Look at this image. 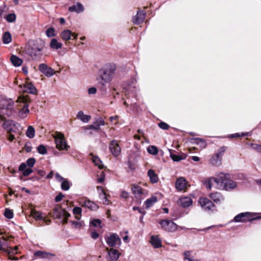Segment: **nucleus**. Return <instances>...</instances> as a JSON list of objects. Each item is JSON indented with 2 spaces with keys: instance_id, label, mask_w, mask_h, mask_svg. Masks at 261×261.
I'll return each mask as SVG.
<instances>
[{
  "instance_id": "nucleus-11",
  "label": "nucleus",
  "mask_w": 261,
  "mask_h": 261,
  "mask_svg": "<svg viewBox=\"0 0 261 261\" xmlns=\"http://www.w3.org/2000/svg\"><path fill=\"white\" fill-rule=\"evenodd\" d=\"M199 203L202 208L206 212L213 211L215 205L209 199L205 197H201L198 200Z\"/></svg>"
},
{
  "instance_id": "nucleus-61",
  "label": "nucleus",
  "mask_w": 261,
  "mask_h": 261,
  "mask_svg": "<svg viewBox=\"0 0 261 261\" xmlns=\"http://www.w3.org/2000/svg\"><path fill=\"white\" fill-rule=\"evenodd\" d=\"M91 223L94 226L97 227V226H100L101 224V221L99 219H93L91 221Z\"/></svg>"
},
{
  "instance_id": "nucleus-55",
  "label": "nucleus",
  "mask_w": 261,
  "mask_h": 261,
  "mask_svg": "<svg viewBox=\"0 0 261 261\" xmlns=\"http://www.w3.org/2000/svg\"><path fill=\"white\" fill-rule=\"evenodd\" d=\"M99 196L100 199L102 201L103 204L105 205L109 204V200L107 199L106 193L102 194L100 195Z\"/></svg>"
},
{
  "instance_id": "nucleus-48",
  "label": "nucleus",
  "mask_w": 261,
  "mask_h": 261,
  "mask_svg": "<svg viewBox=\"0 0 261 261\" xmlns=\"http://www.w3.org/2000/svg\"><path fill=\"white\" fill-rule=\"evenodd\" d=\"M147 151L149 153L152 155H156L158 153V149L154 146H149L147 148Z\"/></svg>"
},
{
  "instance_id": "nucleus-44",
  "label": "nucleus",
  "mask_w": 261,
  "mask_h": 261,
  "mask_svg": "<svg viewBox=\"0 0 261 261\" xmlns=\"http://www.w3.org/2000/svg\"><path fill=\"white\" fill-rule=\"evenodd\" d=\"M35 129L32 126H29L26 132V136L29 138H33L35 136Z\"/></svg>"
},
{
  "instance_id": "nucleus-10",
  "label": "nucleus",
  "mask_w": 261,
  "mask_h": 261,
  "mask_svg": "<svg viewBox=\"0 0 261 261\" xmlns=\"http://www.w3.org/2000/svg\"><path fill=\"white\" fill-rule=\"evenodd\" d=\"M137 83V79L136 77H132L129 81H126L123 84V88L126 90V92H132L135 93L138 89L134 86Z\"/></svg>"
},
{
  "instance_id": "nucleus-59",
  "label": "nucleus",
  "mask_w": 261,
  "mask_h": 261,
  "mask_svg": "<svg viewBox=\"0 0 261 261\" xmlns=\"http://www.w3.org/2000/svg\"><path fill=\"white\" fill-rule=\"evenodd\" d=\"M127 166H128V168L130 170H134L135 169H136V165L135 164L133 163L131 161H127Z\"/></svg>"
},
{
  "instance_id": "nucleus-5",
  "label": "nucleus",
  "mask_w": 261,
  "mask_h": 261,
  "mask_svg": "<svg viewBox=\"0 0 261 261\" xmlns=\"http://www.w3.org/2000/svg\"><path fill=\"white\" fill-rule=\"evenodd\" d=\"M14 102L11 99H0V114L10 116L12 114Z\"/></svg>"
},
{
  "instance_id": "nucleus-45",
  "label": "nucleus",
  "mask_w": 261,
  "mask_h": 261,
  "mask_svg": "<svg viewBox=\"0 0 261 261\" xmlns=\"http://www.w3.org/2000/svg\"><path fill=\"white\" fill-rule=\"evenodd\" d=\"M93 162L95 165L99 167L100 169L103 168V164L100 159L97 156H93L92 157Z\"/></svg>"
},
{
  "instance_id": "nucleus-31",
  "label": "nucleus",
  "mask_w": 261,
  "mask_h": 261,
  "mask_svg": "<svg viewBox=\"0 0 261 261\" xmlns=\"http://www.w3.org/2000/svg\"><path fill=\"white\" fill-rule=\"evenodd\" d=\"M170 158L174 162H178L186 158L187 155L185 153L181 154L170 152Z\"/></svg>"
},
{
  "instance_id": "nucleus-8",
  "label": "nucleus",
  "mask_w": 261,
  "mask_h": 261,
  "mask_svg": "<svg viewBox=\"0 0 261 261\" xmlns=\"http://www.w3.org/2000/svg\"><path fill=\"white\" fill-rule=\"evenodd\" d=\"M162 229L168 232H175L178 226L171 220H163L159 222Z\"/></svg>"
},
{
  "instance_id": "nucleus-24",
  "label": "nucleus",
  "mask_w": 261,
  "mask_h": 261,
  "mask_svg": "<svg viewBox=\"0 0 261 261\" xmlns=\"http://www.w3.org/2000/svg\"><path fill=\"white\" fill-rule=\"evenodd\" d=\"M210 197L216 203H220L224 200V197L219 192L212 193Z\"/></svg>"
},
{
  "instance_id": "nucleus-14",
  "label": "nucleus",
  "mask_w": 261,
  "mask_h": 261,
  "mask_svg": "<svg viewBox=\"0 0 261 261\" xmlns=\"http://www.w3.org/2000/svg\"><path fill=\"white\" fill-rule=\"evenodd\" d=\"M226 149V147H222L219 152L213 156L211 160L212 164L214 165H219L221 164L222 156Z\"/></svg>"
},
{
  "instance_id": "nucleus-23",
  "label": "nucleus",
  "mask_w": 261,
  "mask_h": 261,
  "mask_svg": "<svg viewBox=\"0 0 261 261\" xmlns=\"http://www.w3.org/2000/svg\"><path fill=\"white\" fill-rule=\"evenodd\" d=\"M23 91L32 94H35L37 92V89L33 84L31 83H27L23 86Z\"/></svg>"
},
{
  "instance_id": "nucleus-37",
  "label": "nucleus",
  "mask_w": 261,
  "mask_h": 261,
  "mask_svg": "<svg viewBox=\"0 0 261 261\" xmlns=\"http://www.w3.org/2000/svg\"><path fill=\"white\" fill-rule=\"evenodd\" d=\"M11 61L12 64L16 67L20 66L22 63V60L15 55L11 56Z\"/></svg>"
},
{
  "instance_id": "nucleus-33",
  "label": "nucleus",
  "mask_w": 261,
  "mask_h": 261,
  "mask_svg": "<svg viewBox=\"0 0 261 261\" xmlns=\"http://www.w3.org/2000/svg\"><path fill=\"white\" fill-rule=\"evenodd\" d=\"M108 84L109 83H106L101 80L99 81L98 83V88L102 93L105 94L107 93L108 89L110 88Z\"/></svg>"
},
{
  "instance_id": "nucleus-58",
  "label": "nucleus",
  "mask_w": 261,
  "mask_h": 261,
  "mask_svg": "<svg viewBox=\"0 0 261 261\" xmlns=\"http://www.w3.org/2000/svg\"><path fill=\"white\" fill-rule=\"evenodd\" d=\"M250 146L253 149L257 151L258 152H261V145L251 143L250 144Z\"/></svg>"
},
{
  "instance_id": "nucleus-6",
  "label": "nucleus",
  "mask_w": 261,
  "mask_h": 261,
  "mask_svg": "<svg viewBox=\"0 0 261 261\" xmlns=\"http://www.w3.org/2000/svg\"><path fill=\"white\" fill-rule=\"evenodd\" d=\"M17 247H15L14 248L10 247L8 245V242L6 240H0V250L6 252L7 253L8 258L10 260H17L18 258L13 256V254L16 253Z\"/></svg>"
},
{
  "instance_id": "nucleus-28",
  "label": "nucleus",
  "mask_w": 261,
  "mask_h": 261,
  "mask_svg": "<svg viewBox=\"0 0 261 261\" xmlns=\"http://www.w3.org/2000/svg\"><path fill=\"white\" fill-rule=\"evenodd\" d=\"M150 242L151 245L155 248L162 247L161 240L158 236H151Z\"/></svg>"
},
{
  "instance_id": "nucleus-49",
  "label": "nucleus",
  "mask_w": 261,
  "mask_h": 261,
  "mask_svg": "<svg viewBox=\"0 0 261 261\" xmlns=\"http://www.w3.org/2000/svg\"><path fill=\"white\" fill-rule=\"evenodd\" d=\"M249 133H242L241 134L240 133H235L233 134H231L228 136V138H237V137H245L248 136Z\"/></svg>"
},
{
  "instance_id": "nucleus-4",
  "label": "nucleus",
  "mask_w": 261,
  "mask_h": 261,
  "mask_svg": "<svg viewBox=\"0 0 261 261\" xmlns=\"http://www.w3.org/2000/svg\"><path fill=\"white\" fill-rule=\"evenodd\" d=\"M261 219V213H241L236 216L233 221L236 222H242L247 221H251L253 220Z\"/></svg>"
},
{
  "instance_id": "nucleus-9",
  "label": "nucleus",
  "mask_w": 261,
  "mask_h": 261,
  "mask_svg": "<svg viewBox=\"0 0 261 261\" xmlns=\"http://www.w3.org/2000/svg\"><path fill=\"white\" fill-rule=\"evenodd\" d=\"M57 148L59 150H67L70 146L65 140L63 134L60 133L55 138Z\"/></svg>"
},
{
  "instance_id": "nucleus-40",
  "label": "nucleus",
  "mask_w": 261,
  "mask_h": 261,
  "mask_svg": "<svg viewBox=\"0 0 261 261\" xmlns=\"http://www.w3.org/2000/svg\"><path fill=\"white\" fill-rule=\"evenodd\" d=\"M71 186V182L66 178H65L62 182L61 187L64 191L68 190Z\"/></svg>"
},
{
  "instance_id": "nucleus-60",
  "label": "nucleus",
  "mask_w": 261,
  "mask_h": 261,
  "mask_svg": "<svg viewBox=\"0 0 261 261\" xmlns=\"http://www.w3.org/2000/svg\"><path fill=\"white\" fill-rule=\"evenodd\" d=\"M24 150L27 152H30L32 151V146L30 142H27L25 143L24 147Z\"/></svg>"
},
{
  "instance_id": "nucleus-53",
  "label": "nucleus",
  "mask_w": 261,
  "mask_h": 261,
  "mask_svg": "<svg viewBox=\"0 0 261 261\" xmlns=\"http://www.w3.org/2000/svg\"><path fill=\"white\" fill-rule=\"evenodd\" d=\"M6 19L8 22H12L15 20L16 15L14 13L9 14L6 16Z\"/></svg>"
},
{
  "instance_id": "nucleus-51",
  "label": "nucleus",
  "mask_w": 261,
  "mask_h": 261,
  "mask_svg": "<svg viewBox=\"0 0 261 261\" xmlns=\"http://www.w3.org/2000/svg\"><path fill=\"white\" fill-rule=\"evenodd\" d=\"M46 35L48 37H51L56 36L55 29L53 28L47 29L45 32Z\"/></svg>"
},
{
  "instance_id": "nucleus-56",
  "label": "nucleus",
  "mask_w": 261,
  "mask_h": 261,
  "mask_svg": "<svg viewBox=\"0 0 261 261\" xmlns=\"http://www.w3.org/2000/svg\"><path fill=\"white\" fill-rule=\"evenodd\" d=\"M184 255L185 259H187L188 261H193L194 259L191 257V252L190 251L184 252Z\"/></svg>"
},
{
  "instance_id": "nucleus-20",
  "label": "nucleus",
  "mask_w": 261,
  "mask_h": 261,
  "mask_svg": "<svg viewBox=\"0 0 261 261\" xmlns=\"http://www.w3.org/2000/svg\"><path fill=\"white\" fill-rule=\"evenodd\" d=\"M17 123L11 120H6L3 124V128L8 132L11 133L13 132V128L16 126Z\"/></svg>"
},
{
  "instance_id": "nucleus-64",
  "label": "nucleus",
  "mask_w": 261,
  "mask_h": 261,
  "mask_svg": "<svg viewBox=\"0 0 261 261\" xmlns=\"http://www.w3.org/2000/svg\"><path fill=\"white\" fill-rule=\"evenodd\" d=\"M97 192L98 193L99 196H100V195L106 193V192L105 191L104 189L101 186H98L97 187Z\"/></svg>"
},
{
  "instance_id": "nucleus-41",
  "label": "nucleus",
  "mask_w": 261,
  "mask_h": 261,
  "mask_svg": "<svg viewBox=\"0 0 261 261\" xmlns=\"http://www.w3.org/2000/svg\"><path fill=\"white\" fill-rule=\"evenodd\" d=\"M42 214V213L35 210H32L31 211V215L36 220H44Z\"/></svg>"
},
{
  "instance_id": "nucleus-38",
  "label": "nucleus",
  "mask_w": 261,
  "mask_h": 261,
  "mask_svg": "<svg viewBox=\"0 0 261 261\" xmlns=\"http://www.w3.org/2000/svg\"><path fill=\"white\" fill-rule=\"evenodd\" d=\"M61 36L63 40L68 41L71 39V32L69 30H64L61 33Z\"/></svg>"
},
{
  "instance_id": "nucleus-30",
  "label": "nucleus",
  "mask_w": 261,
  "mask_h": 261,
  "mask_svg": "<svg viewBox=\"0 0 261 261\" xmlns=\"http://www.w3.org/2000/svg\"><path fill=\"white\" fill-rule=\"evenodd\" d=\"M76 118L81 120L84 123L88 122L91 119L90 115H85L82 111H79L76 115Z\"/></svg>"
},
{
  "instance_id": "nucleus-7",
  "label": "nucleus",
  "mask_w": 261,
  "mask_h": 261,
  "mask_svg": "<svg viewBox=\"0 0 261 261\" xmlns=\"http://www.w3.org/2000/svg\"><path fill=\"white\" fill-rule=\"evenodd\" d=\"M105 239L110 247H119L121 244V239L116 233H112L110 236H105Z\"/></svg>"
},
{
  "instance_id": "nucleus-1",
  "label": "nucleus",
  "mask_w": 261,
  "mask_h": 261,
  "mask_svg": "<svg viewBox=\"0 0 261 261\" xmlns=\"http://www.w3.org/2000/svg\"><path fill=\"white\" fill-rule=\"evenodd\" d=\"M44 46L39 43L30 40L26 45L25 51L33 60H39L43 56Z\"/></svg>"
},
{
  "instance_id": "nucleus-62",
  "label": "nucleus",
  "mask_w": 261,
  "mask_h": 261,
  "mask_svg": "<svg viewBox=\"0 0 261 261\" xmlns=\"http://www.w3.org/2000/svg\"><path fill=\"white\" fill-rule=\"evenodd\" d=\"M64 197V195L62 193H60L58 195H57L55 197V201L58 202L60 201L62 198Z\"/></svg>"
},
{
  "instance_id": "nucleus-3",
  "label": "nucleus",
  "mask_w": 261,
  "mask_h": 261,
  "mask_svg": "<svg viewBox=\"0 0 261 261\" xmlns=\"http://www.w3.org/2000/svg\"><path fill=\"white\" fill-rule=\"evenodd\" d=\"M116 69V66L114 64H106L99 70L100 80L106 83H110L112 80L113 74Z\"/></svg>"
},
{
  "instance_id": "nucleus-13",
  "label": "nucleus",
  "mask_w": 261,
  "mask_h": 261,
  "mask_svg": "<svg viewBox=\"0 0 261 261\" xmlns=\"http://www.w3.org/2000/svg\"><path fill=\"white\" fill-rule=\"evenodd\" d=\"M108 251V255L107 258L108 261H117L120 255L119 251L113 248H107Z\"/></svg>"
},
{
  "instance_id": "nucleus-17",
  "label": "nucleus",
  "mask_w": 261,
  "mask_h": 261,
  "mask_svg": "<svg viewBox=\"0 0 261 261\" xmlns=\"http://www.w3.org/2000/svg\"><path fill=\"white\" fill-rule=\"evenodd\" d=\"M146 13L144 11H138L137 15L133 17L132 21L135 24H140L142 23L145 19Z\"/></svg>"
},
{
  "instance_id": "nucleus-54",
  "label": "nucleus",
  "mask_w": 261,
  "mask_h": 261,
  "mask_svg": "<svg viewBox=\"0 0 261 261\" xmlns=\"http://www.w3.org/2000/svg\"><path fill=\"white\" fill-rule=\"evenodd\" d=\"M4 216L8 219H12L13 217V212L10 209L7 208L5 211Z\"/></svg>"
},
{
  "instance_id": "nucleus-43",
  "label": "nucleus",
  "mask_w": 261,
  "mask_h": 261,
  "mask_svg": "<svg viewBox=\"0 0 261 261\" xmlns=\"http://www.w3.org/2000/svg\"><path fill=\"white\" fill-rule=\"evenodd\" d=\"M192 140L194 141L193 143L200 145L201 147L204 148L206 146V142L202 139L200 138H193Z\"/></svg>"
},
{
  "instance_id": "nucleus-46",
  "label": "nucleus",
  "mask_w": 261,
  "mask_h": 261,
  "mask_svg": "<svg viewBox=\"0 0 261 261\" xmlns=\"http://www.w3.org/2000/svg\"><path fill=\"white\" fill-rule=\"evenodd\" d=\"M69 223L71 224L74 228H80L82 227L83 222L80 221H70Z\"/></svg>"
},
{
  "instance_id": "nucleus-39",
  "label": "nucleus",
  "mask_w": 261,
  "mask_h": 261,
  "mask_svg": "<svg viewBox=\"0 0 261 261\" xmlns=\"http://www.w3.org/2000/svg\"><path fill=\"white\" fill-rule=\"evenodd\" d=\"M84 205L92 210H95L98 208L95 203L88 199H86L84 201Z\"/></svg>"
},
{
  "instance_id": "nucleus-19",
  "label": "nucleus",
  "mask_w": 261,
  "mask_h": 261,
  "mask_svg": "<svg viewBox=\"0 0 261 261\" xmlns=\"http://www.w3.org/2000/svg\"><path fill=\"white\" fill-rule=\"evenodd\" d=\"M53 215L57 219H61L64 216H66L67 217L70 216V214L69 213L64 209L61 207H56L54 210Z\"/></svg>"
},
{
  "instance_id": "nucleus-22",
  "label": "nucleus",
  "mask_w": 261,
  "mask_h": 261,
  "mask_svg": "<svg viewBox=\"0 0 261 261\" xmlns=\"http://www.w3.org/2000/svg\"><path fill=\"white\" fill-rule=\"evenodd\" d=\"M187 185L186 180L183 177H180L176 179L175 182V188L178 191H182Z\"/></svg>"
},
{
  "instance_id": "nucleus-16",
  "label": "nucleus",
  "mask_w": 261,
  "mask_h": 261,
  "mask_svg": "<svg viewBox=\"0 0 261 261\" xmlns=\"http://www.w3.org/2000/svg\"><path fill=\"white\" fill-rule=\"evenodd\" d=\"M219 178V173L217 174L216 177H211L208 178H207L205 180L204 182V185L205 187L208 189H211L212 185L214 183L216 184L217 188L219 189V181H218V179Z\"/></svg>"
},
{
  "instance_id": "nucleus-18",
  "label": "nucleus",
  "mask_w": 261,
  "mask_h": 261,
  "mask_svg": "<svg viewBox=\"0 0 261 261\" xmlns=\"http://www.w3.org/2000/svg\"><path fill=\"white\" fill-rule=\"evenodd\" d=\"M131 190L132 193L137 199H140L143 194V189L137 184H133L132 185Z\"/></svg>"
},
{
  "instance_id": "nucleus-35",
  "label": "nucleus",
  "mask_w": 261,
  "mask_h": 261,
  "mask_svg": "<svg viewBox=\"0 0 261 261\" xmlns=\"http://www.w3.org/2000/svg\"><path fill=\"white\" fill-rule=\"evenodd\" d=\"M49 45L52 49L57 50L62 48V43L54 38L51 40Z\"/></svg>"
},
{
  "instance_id": "nucleus-36",
  "label": "nucleus",
  "mask_w": 261,
  "mask_h": 261,
  "mask_svg": "<svg viewBox=\"0 0 261 261\" xmlns=\"http://www.w3.org/2000/svg\"><path fill=\"white\" fill-rule=\"evenodd\" d=\"M34 255L36 258H48L51 254L45 251H38L34 252Z\"/></svg>"
},
{
  "instance_id": "nucleus-32",
  "label": "nucleus",
  "mask_w": 261,
  "mask_h": 261,
  "mask_svg": "<svg viewBox=\"0 0 261 261\" xmlns=\"http://www.w3.org/2000/svg\"><path fill=\"white\" fill-rule=\"evenodd\" d=\"M105 124V123L103 119L99 118L92 125H90V128L93 129H98L100 126L104 125Z\"/></svg>"
},
{
  "instance_id": "nucleus-52",
  "label": "nucleus",
  "mask_w": 261,
  "mask_h": 261,
  "mask_svg": "<svg viewBox=\"0 0 261 261\" xmlns=\"http://www.w3.org/2000/svg\"><path fill=\"white\" fill-rule=\"evenodd\" d=\"M36 163V160L34 158H31L27 160V166H28L30 168H32L34 166Z\"/></svg>"
},
{
  "instance_id": "nucleus-47",
  "label": "nucleus",
  "mask_w": 261,
  "mask_h": 261,
  "mask_svg": "<svg viewBox=\"0 0 261 261\" xmlns=\"http://www.w3.org/2000/svg\"><path fill=\"white\" fill-rule=\"evenodd\" d=\"M73 213L75 215V218L79 220L80 219V215L82 213V209L80 207H75L73 209Z\"/></svg>"
},
{
  "instance_id": "nucleus-25",
  "label": "nucleus",
  "mask_w": 261,
  "mask_h": 261,
  "mask_svg": "<svg viewBox=\"0 0 261 261\" xmlns=\"http://www.w3.org/2000/svg\"><path fill=\"white\" fill-rule=\"evenodd\" d=\"M18 169L19 171L23 172V175L24 176H27L33 172V170L31 168H27V164L25 163H21Z\"/></svg>"
},
{
  "instance_id": "nucleus-27",
  "label": "nucleus",
  "mask_w": 261,
  "mask_h": 261,
  "mask_svg": "<svg viewBox=\"0 0 261 261\" xmlns=\"http://www.w3.org/2000/svg\"><path fill=\"white\" fill-rule=\"evenodd\" d=\"M68 10L70 12H75L79 13L84 11V8L82 4L77 3L76 5L69 7Z\"/></svg>"
},
{
  "instance_id": "nucleus-50",
  "label": "nucleus",
  "mask_w": 261,
  "mask_h": 261,
  "mask_svg": "<svg viewBox=\"0 0 261 261\" xmlns=\"http://www.w3.org/2000/svg\"><path fill=\"white\" fill-rule=\"evenodd\" d=\"M38 152L41 154H45L47 153V149L43 145H39L37 148Z\"/></svg>"
},
{
  "instance_id": "nucleus-26",
  "label": "nucleus",
  "mask_w": 261,
  "mask_h": 261,
  "mask_svg": "<svg viewBox=\"0 0 261 261\" xmlns=\"http://www.w3.org/2000/svg\"><path fill=\"white\" fill-rule=\"evenodd\" d=\"M29 105L25 103H23L22 108L19 111L18 115L21 118H25L29 113Z\"/></svg>"
},
{
  "instance_id": "nucleus-29",
  "label": "nucleus",
  "mask_w": 261,
  "mask_h": 261,
  "mask_svg": "<svg viewBox=\"0 0 261 261\" xmlns=\"http://www.w3.org/2000/svg\"><path fill=\"white\" fill-rule=\"evenodd\" d=\"M147 175L149 176L150 181L151 183L154 184L158 181V176L152 169H149L148 170Z\"/></svg>"
},
{
  "instance_id": "nucleus-63",
  "label": "nucleus",
  "mask_w": 261,
  "mask_h": 261,
  "mask_svg": "<svg viewBox=\"0 0 261 261\" xmlns=\"http://www.w3.org/2000/svg\"><path fill=\"white\" fill-rule=\"evenodd\" d=\"M128 193L124 190L121 191L120 196L124 199H127L128 197Z\"/></svg>"
},
{
  "instance_id": "nucleus-34",
  "label": "nucleus",
  "mask_w": 261,
  "mask_h": 261,
  "mask_svg": "<svg viewBox=\"0 0 261 261\" xmlns=\"http://www.w3.org/2000/svg\"><path fill=\"white\" fill-rule=\"evenodd\" d=\"M158 201L157 197L155 196H152L151 197L147 199L144 202V205L146 209L149 208L152 206Z\"/></svg>"
},
{
  "instance_id": "nucleus-2",
  "label": "nucleus",
  "mask_w": 261,
  "mask_h": 261,
  "mask_svg": "<svg viewBox=\"0 0 261 261\" xmlns=\"http://www.w3.org/2000/svg\"><path fill=\"white\" fill-rule=\"evenodd\" d=\"M230 175L223 172L219 173V189L225 191H231L237 186V183L230 179Z\"/></svg>"
},
{
  "instance_id": "nucleus-21",
  "label": "nucleus",
  "mask_w": 261,
  "mask_h": 261,
  "mask_svg": "<svg viewBox=\"0 0 261 261\" xmlns=\"http://www.w3.org/2000/svg\"><path fill=\"white\" fill-rule=\"evenodd\" d=\"M178 204L182 207L186 208L190 206L192 204V199L189 197H180L178 200Z\"/></svg>"
},
{
  "instance_id": "nucleus-15",
  "label": "nucleus",
  "mask_w": 261,
  "mask_h": 261,
  "mask_svg": "<svg viewBox=\"0 0 261 261\" xmlns=\"http://www.w3.org/2000/svg\"><path fill=\"white\" fill-rule=\"evenodd\" d=\"M109 149L112 154L115 156H118L121 153V148L116 140H113L110 142Z\"/></svg>"
},
{
  "instance_id": "nucleus-12",
  "label": "nucleus",
  "mask_w": 261,
  "mask_h": 261,
  "mask_svg": "<svg viewBox=\"0 0 261 261\" xmlns=\"http://www.w3.org/2000/svg\"><path fill=\"white\" fill-rule=\"evenodd\" d=\"M39 70L47 77H50L55 74V70L44 63L39 65Z\"/></svg>"
},
{
  "instance_id": "nucleus-42",
  "label": "nucleus",
  "mask_w": 261,
  "mask_h": 261,
  "mask_svg": "<svg viewBox=\"0 0 261 261\" xmlns=\"http://www.w3.org/2000/svg\"><path fill=\"white\" fill-rule=\"evenodd\" d=\"M12 41V37L10 32H6L3 36V41L4 44H8Z\"/></svg>"
},
{
  "instance_id": "nucleus-57",
  "label": "nucleus",
  "mask_w": 261,
  "mask_h": 261,
  "mask_svg": "<svg viewBox=\"0 0 261 261\" xmlns=\"http://www.w3.org/2000/svg\"><path fill=\"white\" fill-rule=\"evenodd\" d=\"M159 126L164 130H167L169 128V125L165 122H161L158 124Z\"/></svg>"
}]
</instances>
